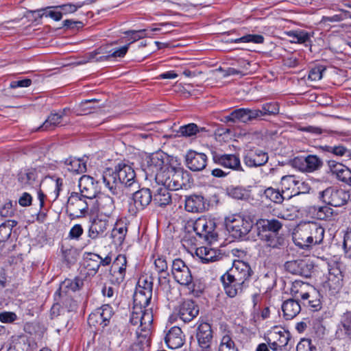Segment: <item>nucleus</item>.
<instances>
[{
    "label": "nucleus",
    "mask_w": 351,
    "mask_h": 351,
    "mask_svg": "<svg viewBox=\"0 0 351 351\" xmlns=\"http://www.w3.org/2000/svg\"><path fill=\"white\" fill-rule=\"evenodd\" d=\"M171 166L168 156L162 152H157L147 157L143 167L146 178L154 179L160 184L167 182V175Z\"/></svg>",
    "instance_id": "5"
},
{
    "label": "nucleus",
    "mask_w": 351,
    "mask_h": 351,
    "mask_svg": "<svg viewBox=\"0 0 351 351\" xmlns=\"http://www.w3.org/2000/svg\"><path fill=\"white\" fill-rule=\"evenodd\" d=\"M337 178L346 183L351 182V171L348 167H345L341 173L338 175Z\"/></svg>",
    "instance_id": "64"
},
{
    "label": "nucleus",
    "mask_w": 351,
    "mask_h": 351,
    "mask_svg": "<svg viewBox=\"0 0 351 351\" xmlns=\"http://www.w3.org/2000/svg\"><path fill=\"white\" fill-rule=\"evenodd\" d=\"M256 226L258 236L265 242L266 245L272 248H279L284 244V238L279 235L283 223L276 219H260Z\"/></svg>",
    "instance_id": "6"
},
{
    "label": "nucleus",
    "mask_w": 351,
    "mask_h": 351,
    "mask_svg": "<svg viewBox=\"0 0 351 351\" xmlns=\"http://www.w3.org/2000/svg\"><path fill=\"white\" fill-rule=\"evenodd\" d=\"M268 155L262 150L250 152L244 157V162L249 167L263 166L268 161Z\"/></svg>",
    "instance_id": "24"
},
{
    "label": "nucleus",
    "mask_w": 351,
    "mask_h": 351,
    "mask_svg": "<svg viewBox=\"0 0 351 351\" xmlns=\"http://www.w3.org/2000/svg\"><path fill=\"white\" fill-rule=\"evenodd\" d=\"M347 204L346 199H331L330 201L327 202V206H321L317 211V216L319 219H324L325 217L332 215L334 210L332 207L339 208Z\"/></svg>",
    "instance_id": "31"
},
{
    "label": "nucleus",
    "mask_w": 351,
    "mask_h": 351,
    "mask_svg": "<svg viewBox=\"0 0 351 351\" xmlns=\"http://www.w3.org/2000/svg\"><path fill=\"white\" fill-rule=\"evenodd\" d=\"M326 71V67L323 65H317L313 67L308 73V79L311 81H318L322 78L323 73Z\"/></svg>",
    "instance_id": "47"
},
{
    "label": "nucleus",
    "mask_w": 351,
    "mask_h": 351,
    "mask_svg": "<svg viewBox=\"0 0 351 351\" xmlns=\"http://www.w3.org/2000/svg\"><path fill=\"white\" fill-rule=\"evenodd\" d=\"M223 288L226 293L230 298H234L242 293L245 283L242 281H237L236 279L229 278V275L224 274L221 276Z\"/></svg>",
    "instance_id": "19"
},
{
    "label": "nucleus",
    "mask_w": 351,
    "mask_h": 351,
    "mask_svg": "<svg viewBox=\"0 0 351 351\" xmlns=\"http://www.w3.org/2000/svg\"><path fill=\"white\" fill-rule=\"evenodd\" d=\"M139 289L143 290L145 293L152 292L153 282L146 277H141L138 281Z\"/></svg>",
    "instance_id": "55"
},
{
    "label": "nucleus",
    "mask_w": 351,
    "mask_h": 351,
    "mask_svg": "<svg viewBox=\"0 0 351 351\" xmlns=\"http://www.w3.org/2000/svg\"><path fill=\"white\" fill-rule=\"evenodd\" d=\"M65 112L66 110L64 109L60 112L51 113L38 130L42 131L53 130L56 127L63 125V117Z\"/></svg>",
    "instance_id": "29"
},
{
    "label": "nucleus",
    "mask_w": 351,
    "mask_h": 351,
    "mask_svg": "<svg viewBox=\"0 0 351 351\" xmlns=\"http://www.w3.org/2000/svg\"><path fill=\"white\" fill-rule=\"evenodd\" d=\"M335 336L339 339L351 341V311H346L340 316Z\"/></svg>",
    "instance_id": "17"
},
{
    "label": "nucleus",
    "mask_w": 351,
    "mask_h": 351,
    "mask_svg": "<svg viewBox=\"0 0 351 351\" xmlns=\"http://www.w3.org/2000/svg\"><path fill=\"white\" fill-rule=\"evenodd\" d=\"M274 215L280 219L285 220H293L298 217V210L293 206L283 204L282 208L274 209Z\"/></svg>",
    "instance_id": "33"
},
{
    "label": "nucleus",
    "mask_w": 351,
    "mask_h": 351,
    "mask_svg": "<svg viewBox=\"0 0 351 351\" xmlns=\"http://www.w3.org/2000/svg\"><path fill=\"white\" fill-rule=\"evenodd\" d=\"M232 42L235 43H253L256 44H261L264 42V37L259 34H247L241 38L232 40Z\"/></svg>",
    "instance_id": "43"
},
{
    "label": "nucleus",
    "mask_w": 351,
    "mask_h": 351,
    "mask_svg": "<svg viewBox=\"0 0 351 351\" xmlns=\"http://www.w3.org/2000/svg\"><path fill=\"white\" fill-rule=\"evenodd\" d=\"M128 50V45H125L118 49H114L113 51L106 52L104 47H99L93 52L89 53L88 60L96 62H101L108 60L110 58H121L123 57Z\"/></svg>",
    "instance_id": "13"
},
{
    "label": "nucleus",
    "mask_w": 351,
    "mask_h": 351,
    "mask_svg": "<svg viewBox=\"0 0 351 351\" xmlns=\"http://www.w3.org/2000/svg\"><path fill=\"white\" fill-rule=\"evenodd\" d=\"M14 205L12 200L7 201L0 207V215L3 217H12L14 213V206L16 205V201H14Z\"/></svg>",
    "instance_id": "46"
},
{
    "label": "nucleus",
    "mask_w": 351,
    "mask_h": 351,
    "mask_svg": "<svg viewBox=\"0 0 351 351\" xmlns=\"http://www.w3.org/2000/svg\"><path fill=\"white\" fill-rule=\"evenodd\" d=\"M227 195L231 197H249L252 194L250 189L241 186H231L227 188Z\"/></svg>",
    "instance_id": "39"
},
{
    "label": "nucleus",
    "mask_w": 351,
    "mask_h": 351,
    "mask_svg": "<svg viewBox=\"0 0 351 351\" xmlns=\"http://www.w3.org/2000/svg\"><path fill=\"white\" fill-rule=\"evenodd\" d=\"M167 182H162L160 186L154 192V196H167L172 197L170 191H177L188 185L190 180L189 174L180 167L171 166L167 175Z\"/></svg>",
    "instance_id": "7"
},
{
    "label": "nucleus",
    "mask_w": 351,
    "mask_h": 351,
    "mask_svg": "<svg viewBox=\"0 0 351 351\" xmlns=\"http://www.w3.org/2000/svg\"><path fill=\"white\" fill-rule=\"evenodd\" d=\"M154 265L159 274L167 275L168 265L166 259L162 256H159L154 261Z\"/></svg>",
    "instance_id": "51"
},
{
    "label": "nucleus",
    "mask_w": 351,
    "mask_h": 351,
    "mask_svg": "<svg viewBox=\"0 0 351 351\" xmlns=\"http://www.w3.org/2000/svg\"><path fill=\"white\" fill-rule=\"evenodd\" d=\"M63 26L71 29H79L83 27V23L79 21L66 19L63 21Z\"/></svg>",
    "instance_id": "61"
},
{
    "label": "nucleus",
    "mask_w": 351,
    "mask_h": 351,
    "mask_svg": "<svg viewBox=\"0 0 351 351\" xmlns=\"http://www.w3.org/2000/svg\"><path fill=\"white\" fill-rule=\"evenodd\" d=\"M134 169L124 162H119L114 168H107L102 175L103 181L112 195H117L121 191L123 195L130 196L131 188L139 187L134 179Z\"/></svg>",
    "instance_id": "1"
},
{
    "label": "nucleus",
    "mask_w": 351,
    "mask_h": 351,
    "mask_svg": "<svg viewBox=\"0 0 351 351\" xmlns=\"http://www.w3.org/2000/svg\"><path fill=\"white\" fill-rule=\"evenodd\" d=\"M314 287L307 282L300 280H295L290 289L291 294L296 299L300 298L305 301L307 296H309L311 291H313Z\"/></svg>",
    "instance_id": "26"
},
{
    "label": "nucleus",
    "mask_w": 351,
    "mask_h": 351,
    "mask_svg": "<svg viewBox=\"0 0 351 351\" xmlns=\"http://www.w3.org/2000/svg\"><path fill=\"white\" fill-rule=\"evenodd\" d=\"M152 298V292L145 293L138 289L134 295V306L130 322L132 325H138L136 333L149 331L153 322L152 308H147Z\"/></svg>",
    "instance_id": "3"
},
{
    "label": "nucleus",
    "mask_w": 351,
    "mask_h": 351,
    "mask_svg": "<svg viewBox=\"0 0 351 351\" xmlns=\"http://www.w3.org/2000/svg\"><path fill=\"white\" fill-rule=\"evenodd\" d=\"M127 231L128 230L125 226H122L121 227L117 226L114 227L111 233L113 243L115 245H121L125 239Z\"/></svg>",
    "instance_id": "41"
},
{
    "label": "nucleus",
    "mask_w": 351,
    "mask_h": 351,
    "mask_svg": "<svg viewBox=\"0 0 351 351\" xmlns=\"http://www.w3.org/2000/svg\"><path fill=\"white\" fill-rule=\"evenodd\" d=\"M215 162L233 170L243 171L239 157L234 154H216L213 156Z\"/></svg>",
    "instance_id": "21"
},
{
    "label": "nucleus",
    "mask_w": 351,
    "mask_h": 351,
    "mask_svg": "<svg viewBox=\"0 0 351 351\" xmlns=\"http://www.w3.org/2000/svg\"><path fill=\"white\" fill-rule=\"evenodd\" d=\"M101 202L96 201L97 205L99 206L98 210L104 217L109 218L112 211L114 209V202L112 199H101Z\"/></svg>",
    "instance_id": "38"
},
{
    "label": "nucleus",
    "mask_w": 351,
    "mask_h": 351,
    "mask_svg": "<svg viewBox=\"0 0 351 351\" xmlns=\"http://www.w3.org/2000/svg\"><path fill=\"white\" fill-rule=\"evenodd\" d=\"M289 35L293 37V40L292 42L295 43L304 44L306 46H308V43L311 42L310 34L304 31H301L300 32H291Z\"/></svg>",
    "instance_id": "45"
},
{
    "label": "nucleus",
    "mask_w": 351,
    "mask_h": 351,
    "mask_svg": "<svg viewBox=\"0 0 351 351\" xmlns=\"http://www.w3.org/2000/svg\"><path fill=\"white\" fill-rule=\"evenodd\" d=\"M17 319L16 313L10 311H3L0 313V321L3 323L10 324Z\"/></svg>",
    "instance_id": "58"
},
{
    "label": "nucleus",
    "mask_w": 351,
    "mask_h": 351,
    "mask_svg": "<svg viewBox=\"0 0 351 351\" xmlns=\"http://www.w3.org/2000/svg\"><path fill=\"white\" fill-rule=\"evenodd\" d=\"M324 232V229L316 222H301L293 232V241L299 247L308 249L322 242Z\"/></svg>",
    "instance_id": "4"
},
{
    "label": "nucleus",
    "mask_w": 351,
    "mask_h": 351,
    "mask_svg": "<svg viewBox=\"0 0 351 351\" xmlns=\"http://www.w3.org/2000/svg\"><path fill=\"white\" fill-rule=\"evenodd\" d=\"M343 245L346 256L351 259V230L345 234Z\"/></svg>",
    "instance_id": "59"
},
{
    "label": "nucleus",
    "mask_w": 351,
    "mask_h": 351,
    "mask_svg": "<svg viewBox=\"0 0 351 351\" xmlns=\"http://www.w3.org/2000/svg\"><path fill=\"white\" fill-rule=\"evenodd\" d=\"M112 314V307L108 304L104 305L89 315L88 323L94 324L95 322L97 323L100 321V324H103L104 327L106 326Z\"/></svg>",
    "instance_id": "20"
},
{
    "label": "nucleus",
    "mask_w": 351,
    "mask_h": 351,
    "mask_svg": "<svg viewBox=\"0 0 351 351\" xmlns=\"http://www.w3.org/2000/svg\"><path fill=\"white\" fill-rule=\"evenodd\" d=\"M199 313V308L191 300H186L180 306L178 315L184 322H191Z\"/></svg>",
    "instance_id": "22"
},
{
    "label": "nucleus",
    "mask_w": 351,
    "mask_h": 351,
    "mask_svg": "<svg viewBox=\"0 0 351 351\" xmlns=\"http://www.w3.org/2000/svg\"><path fill=\"white\" fill-rule=\"evenodd\" d=\"M195 254L204 263L216 261L219 257V254L215 249L204 246L197 247Z\"/></svg>",
    "instance_id": "32"
},
{
    "label": "nucleus",
    "mask_w": 351,
    "mask_h": 351,
    "mask_svg": "<svg viewBox=\"0 0 351 351\" xmlns=\"http://www.w3.org/2000/svg\"><path fill=\"white\" fill-rule=\"evenodd\" d=\"M69 171L76 173H83L86 171V163L82 159L69 158L64 161Z\"/></svg>",
    "instance_id": "34"
},
{
    "label": "nucleus",
    "mask_w": 351,
    "mask_h": 351,
    "mask_svg": "<svg viewBox=\"0 0 351 351\" xmlns=\"http://www.w3.org/2000/svg\"><path fill=\"white\" fill-rule=\"evenodd\" d=\"M321 197H344L347 195V192H346L343 189H338L336 187H328L325 190L321 191L319 193ZM348 197H350V195L348 194Z\"/></svg>",
    "instance_id": "44"
},
{
    "label": "nucleus",
    "mask_w": 351,
    "mask_h": 351,
    "mask_svg": "<svg viewBox=\"0 0 351 351\" xmlns=\"http://www.w3.org/2000/svg\"><path fill=\"white\" fill-rule=\"evenodd\" d=\"M219 348L237 349L232 337L228 335L222 337Z\"/></svg>",
    "instance_id": "57"
},
{
    "label": "nucleus",
    "mask_w": 351,
    "mask_h": 351,
    "mask_svg": "<svg viewBox=\"0 0 351 351\" xmlns=\"http://www.w3.org/2000/svg\"><path fill=\"white\" fill-rule=\"evenodd\" d=\"M207 156L203 153L189 151L186 156L187 167L193 171L203 170L206 166Z\"/></svg>",
    "instance_id": "18"
},
{
    "label": "nucleus",
    "mask_w": 351,
    "mask_h": 351,
    "mask_svg": "<svg viewBox=\"0 0 351 351\" xmlns=\"http://www.w3.org/2000/svg\"><path fill=\"white\" fill-rule=\"evenodd\" d=\"M226 228L235 238L246 235L253 227V220L250 216L239 214L230 215L225 219Z\"/></svg>",
    "instance_id": "8"
},
{
    "label": "nucleus",
    "mask_w": 351,
    "mask_h": 351,
    "mask_svg": "<svg viewBox=\"0 0 351 351\" xmlns=\"http://www.w3.org/2000/svg\"><path fill=\"white\" fill-rule=\"evenodd\" d=\"M80 197H97L93 178L84 175L79 180Z\"/></svg>",
    "instance_id": "25"
},
{
    "label": "nucleus",
    "mask_w": 351,
    "mask_h": 351,
    "mask_svg": "<svg viewBox=\"0 0 351 351\" xmlns=\"http://www.w3.org/2000/svg\"><path fill=\"white\" fill-rule=\"evenodd\" d=\"M282 311L283 317L287 320H290L295 317L301 311L300 303L294 299H288L282 304Z\"/></svg>",
    "instance_id": "30"
},
{
    "label": "nucleus",
    "mask_w": 351,
    "mask_h": 351,
    "mask_svg": "<svg viewBox=\"0 0 351 351\" xmlns=\"http://www.w3.org/2000/svg\"><path fill=\"white\" fill-rule=\"evenodd\" d=\"M285 269L293 274L308 276L310 270L308 264L303 260H293L287 261L285 264Z\"/></svg>",
    "instance_id": "27"
},
{
    "label": "nucleus",
    "mask_w": 351,
    "mask_h": 351,
    "mask_svg": "<svg viewBox=\"0 0 351 351\" xmlns=\"http://www.w3.org/2000/svg\"><path fill=\"white\" fill-rule=\"evenodd\" d=\"M263 116L277 114L279 112V106L277 103H267L262 106Z\"/></svg>",
    "instance_id": "49"
},
{
    "label": "nucleus",
    "mask_w": 351,
    "mask_h": 351,
    "mask_svg": "<svg viewBox=\"0 0 351 351\" xmlns=\"http://www.w3.org/2000/svg\"><path fill=\"white\" fill-rule=\"evenodd\" d=\"M138 189L139 187L136 189H134V188H131V191H129L130 195H132L133 197H152L153 192H152L149 189Z\"/></svg>",
    "instance_id": "50"
},
{
    "label": "nucleus",
    "mask_w": 351,
    "mask_h": 351,
    "mask_svg": "<svg viewBox=\"0 0 351 351\" xmlns=\"http://www.w3.org/2000/svg\"><path fill=\"white\" fill-rule=\"evenodd\" d=\"M328 166L330 169V171L333 173L338 176L340 173L344 169L346 166L342 165L340 162H338L333 160H330L328 161Z\"/></svg>",
    "instance_id": "56"
},
{
    "label": "nucleus",
    "mask_w": 351,
    "mask_h": 351,
    "mask_svg": "<svg viewBox=\"0 0 351 351\" xmlns=\"http://www.w3.org/2000/svg\"><path fill=\"white\" fill-rule=\"evenodd\" d=\"M304 304L307 305L313 311H317L322 308L320 295L315 288L313 291H311L309 296L306 297Z\"/></svg>",
    "instance_id": "36"
},
{
    "label": "nucleus",
    "mask_w": 351,
    "mask_h": 351,
    "mask_svg": "<svg viewBox=\"0 0 351 351\" xmlns=\"http://www.w3.org/2000/svg\"><path fill=\"white\" fill-rule=\"evenodd\" d=\"M165 342L170 349L181 348L184 343L182 330L176 326L171 328L165 337Z\"/></svg>",
    "instance_id": "23"
},
{
    "label": "nucleus",
    "mask_w": 351,
    "mask_h": 351,
    "mask_svg": "<svg viewBox=\"0 0 351 351\" xmlns=\"http://www.w3.org/2000/svg\"><path fill=\"white\" fill-rule=\"evenodd\" d=\"M43 11L44 12L41 14L42 16L50 17L56 21H60L62 17V12L60 10H58L56 7H48L43 10Z\"/></svg>",
    "instance_id": "48"
},
{
    "label": "nucleus",
    "mask_w": 351,
    "mask_h": 351,
    "mask_svg": "<svg viewBox=\"0 0 351 351\" xmlns=\"http://www.w3.org/2000/svg\"><path fill=\"white\" fill-rule=\"evenodd\" d=\"M196 337L202 351H211L210 343L213 339V331L208 323H201L197 329Z\"/></svg>",
    "instance_id": "14"
},
{
    "label": "nucleus",
    "mask_w": 351,
    "mask_h": 351,
    "mask_svg": "<svg viewBox=\"0 0 351 351\" xmlns=\"http://www.w3.org/2000/svg\"><path fill=\"white\" fill-rule=\"evenodd\" d=\"M203 131H206L205 128H199L195 123H189L180 126L178 132L182 136L190 137Z\"/></svg>",
    "instance_id": "37"
},
{
    "label": "nucleus",
    "mask_w": 351,
    "mask_h": 351,
    "mask_svg": "<svg viewBox=\"0 0 351 351\" xmlns=\"http://www.w3.org/2000/svg\"><path fill=\"white\" fill-rule=\"evenodd\" d=\"M209 199H184V207L188 212H203L209 209Z\"/></svg>",
    "instance_id": "28"
},
{
    "label": "nucleus",
    "mask_w": 351,
    "mask_h": 351,
    "mask_svg": "<svg viewBox=\"0 0 351 351\" xmlns=\"http://www.w3.org/2000/svg\"><path fill=\"white\" fill-rule=\"evenodd\" d=\"M215 228V220L204 217L196 219L193 224V230L196 234L200 237H204L209 243L217 240V233Z\"/></svg>",
    "instance_id": "9"
},
{
    "label": "nucleus",
    "mask_w": 351,
    "mask_h": 351,
    "mask_svg": "<svg viewBox=\"0 0 351 351\" xmlns=\"http://www.w3.org/2000/svg\"><path fill=\"white\" fill-rule=\"evenodd\" d=\"M171 273L175 280L180 285L192 288L193 276L189 267L180 258L173 261Z\"/></svg>",
    "instance_id": "10"
},
{
    "label": "nucleus",
    "mask_w": 351,
    "mask_h": 351,
    "mask_svg": "<svg viewBox=\"0 0 351 351\" xmlns=\"http://www.w3.org/2000/svg\"><path fill=\"white\" fill-rule=\"evenodd\" d=\"M143 210L141 199H130L128 202V210L132 215H135L138 211Z\"/></svg>",
    "instance_id": "53"
},
{
    "label": "nucleus",
    "mask_w": 351,
    "mask_h": 351,
    "mask_svg": "<svg viewBox=\"0 0 351 351\" xmlns=\"http://www.w3.org/2000/svg\"><path fill=\"white\" fill-rule=\"evenodd\" d=\"M15 220H7L0 225V250L3 256L14 250L15 245L9 241L14 227L17 225Z\"/></svg>",
    "instance_id": "11"
},
{
    "label": "nucleus",
    "mask_w": 351,
    "mask_h": 351,
    "mask_svg": "<svg viewBox=\"0 0 351 351\" xmlns=\"http://www.w3.org/2000/svg\"><path fill=\"white\" fill-rule=\"evenodd\" d=\"M145 31H146L145 29H140L138 31L132 30V31L126 32L125 34L128 35L131 34L130 39L132 40V43H133L139 39L145 38L146 36Z\"/></svg>",
    "instance_id": "62"
},
{
    "label": "nucleus",
    "mask_w": 351,
    "mask_h": 351,
    "mask_svg": "<svg viewBox=\"0 0 351 351\" xmlns=\"http://www.w3.org/2000/svg\"><path fill=\"white\" fill-rule=\"evenodd\" d=\"M297 351H316V348L308 339H302L297 345Z\"/></svg>",
    "instance_id": "52"
},
{
    "label": "nucleus",
    "mask_w": 351,
    "mask_h": 351,
    "mask_svg": "<svg viewBox=\"0 0 351 351\" xmlns=\"http://www.w3.org/2000/svg\"><path fill=\"white\" fill-rule=\"evenodd\" d=\"M40 171L36 168L21 170L17 176L19 182L23 186H31L32 189L39 186L37 191L38 197H46L47 195L58 197L62 190L63 180L56 176H47L40 181Z\"/></svg>",
    "instance_id": "2"
},
{
    "label": "nucleus",
    "mask_w": 351,
    "mask_h": 351,
    "mask_svg": "<svg viewBox=\"0 0 351 351\" xmlns=\"http://www.w3.org/2000/svg\"><path fill=\"white\" fill-rule=\"evenodd\" d=\"M127 261L125 256L119 254L112 263L110 271H116L125 275Z\"/></svg>",
    "instance_id": "42"
},
{
    "label": "nucleus",
    "mask_w": 351,
    "mask_h": 351,
    "mask_svg": "<svg viewBox=\"0 0 351 351\" xmlns=\"http://www.w3.org/2000/svg\"><path fill=\"white\" fill-rule=\"evenodd\" d=\"M83 5V3H77V4H72L67 3L63 4L59 6L56 7V9H60L62 12V15L63 14H69L75 12L78 8H81Z\"/></svg>",
    "instance_id": "54"
},
{
    "label": "nucleus",
    "mask_w": 351,
    "mask_h": 351,
    "mask_svg": "<svg viewBox=\"0 0 351 351\" xmlns=\"http://www.w3.org/2000/svg\"><path fill=\"white\" fill-rule=\"evenodd\" d=\"M247 117V108H239L233 110L229 115L224 117V121L247 123L249 122Z\"/></svg>",
    "instance_id": "35"
},
{
    "label": "nucleus",
    "mask_w": 351,
    "mask_h": 351,
    "mask_svg": "<svg viewBox=\"0 0 351 351\" xmlns=\"http://www.w3.org/2000/svg\"><path fill=\"white\" fill-rule=\"evenodd\" d=\"M65 283H66V287H69L72 291H75L83 287L84 280L79 277H76L73 280H67Z\"/></svg>",
    "instance_id": "60"
},
{
    "label": "nucleus",
    "mask_w": 351,
    "mask_h": 351,
    "mask_svg": "<svg viewBox=\"0 0 351 351\" xmlns=\"http://www.w3.org/2000/svg\"><path fill=\"white\" fill-rule=\"evenodd\" d=\"M108 226L109 221L108 217L99 215L93 219L88 232V237L93 240L101 237L104 236Z\"/></svg>",
    "instance_id": "15"
},
{
    "label": "nucleus",
    "mask_w": 351,
    "mask_h": 351,
    "mask_svg": "<svg viewBox=\"0 0 351 351\" xmlns=\"http://www.w3.org/2000/svg\"><path fill=\"white\" fill-rule=\"evenodd\" d=\"M320 149L324 152L333 154L335 156L342 157L348 155V149L343 145H338L335 146L324 145L321 146Z\"/></svg>",
    "instance_id": "40"
},
{
    "label": "nucleus",
    "mask_w": 351,
    "mask_h": 351,
    "mask_svg": "<svg viewBox=\"0 0 351 351\" xmlns=\"http://www.w3.org/2000/svg\"><path fill=\"white\" fill-rule=\"evenodd\" d=\"M83 233V228L81 225H75L69 232V237L71 239H77Z\"/></svg>",
    "instance_id": "63"
},
{
    "label": "nucleus",
    "mask_w": 351,
    "mask_h": 351,
    "mask_svg": "<svg viewBox=\"0 0 351 351\" xmlns=\"http://www.w3.org/2000/svg\"><path fill=\"white\" fill-rule=\"evenodd\" d=\"M293 165L304 173H312L317 171L323 166L322 160L316 155L310 154L304 158H295Z\"/></svg>",
    "instance_id": "12"
},
{
    "label": "nucleus",
    "mask_w": 351,
    "mask_h": 351,
    "mask_svg": "<svg viewBox=\"0 0 351 351\" xmlns=\"http://www.w3.org/2000/svg\"><path fill=\"white\" fill-rule=\"evenodd\" d=\"M250 272L251 269L247 263L242 261H235L232 268L226 274L229 275V278L245 283L251 275Z\"/></svg>",
    "instance_id": "16"
}]
</instances>
